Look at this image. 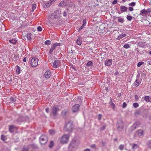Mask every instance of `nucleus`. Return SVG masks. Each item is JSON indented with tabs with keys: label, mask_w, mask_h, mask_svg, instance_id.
Returning <instances> with one entry per match:
<instances>
[{
	"label": "nucleus",
	"mask_w": 151,
	"mask_h": 151,
	"mask_svg": "<svg viewBox=\"0 0 151 151\" xmlns=\"http://www.w3.org/2000/svg\"><path fill=\"white\" fill-rule=\"evenodd\" d=\"M111 100L110 102V105L112 107L113 109H114L115 108V104L112 102V100L111 98H110Z\"/></svg>",
	"instance_id": "22"
},
{
	"label": "nucleus",
	"mask_w": 151,
	"mask_h": 151,
	"mask_svg": "<svg viewBox=\"0 0 151 151\" xmlns=\"http://www.w3.org/2000/svg\"><path fill=\"white\" fill-rule=\"evenodd\" d=\"M54 145V142L53 141H51L50 144L49 145V147L50 148H51Z\"/></svg>",
	"instance_id": "33"
},
{
	"label": "nucleus",
	"mask_w": 151,
	"mask_h": 151,
	"mask_svg": "<svg viewBox=\"0 0 151 151\" xmlns=\"http://www.w3.org/2000/svg\"><path fill=\"white\" fill-rule=\"evenodd\" d=\"M140 123L139 122H137L134 123L132 127V128L133 130L136 129L140 125Z\"/></svg>",
	"instance_id": "13"
},
{
	"label": "nucleus",
	"mask_w": 151,
	"mask_h": 151,
	"mask_svg": "<svg viewBox=\"0 0 151 151\" xmlns=\"http://www.w3.org/2000/svg\"><path fill=\"white\" fill-rule=\"evenodd\" d=\"M84 26H83V25H82V26L79 28L78 31H80L82 29H83Z\"/></svg>",
	"instance_id": "56"
},
{
	"label": "nucleus",
	"mask_w": 151,
	"mask_h": 151,
	"mask_svg": "<svg viewBox=\"0 0 151 151\" xmlns=\"http://www.w3.org/2000/svg\"><path fill=\"white\" fill-rule=\"evenodd\" d=\"M80 106L79 104H76L73 106L72 108V111L74 112L77 111L79 109Z\"/></svg>",
	"instance_id": "11"
},
{
	"label": "nucleus",
	"mask_w": 151,
	"mask_h": 151,
	"mask_svg": "<svg viewBox=\"0 0 151 151\" xmlns=\"http://www.w3.org/2000/svg\"><path fill=\"white\" fill-rule=\"evenodd\" d=\"M54 0H50L49 1L47 2L45 1H43L42 3L43 6L45 8H47L48 7L51 3L54 1Z\"/></svg>",
	"instance_id": "8"
},
{
	"label": "nucleus",
	"mask_w": 151,
	"mask_h": 151,
	"mask_svg": "<svg viewBox=\"0 0 151 151\" xmlns=\"http://www.w3.org/2000/svg\"><path fill=\"white\" fill-rule=\"evenodd\" d=\"M124 148V145H120L119 147V149L121 150H123Z\"/></svg>",
	"instance_id": "31"
},
{
	"label": "nucleus",
	"mask_w": 151,
	"mask_h": 151,
	"mask_svg": "<svg viewBox=\"0 0 151 151\" xmlns=\"http://www.w3.org/2000/svg\"><path fill=\"white\" fill-rule=\"evenodd\" d=\"M90 147L93 149H95L96 148V145L95 144H92L90 146Z\"/></svg>",
	"instance_id": "51"
},
{
	"label": "nucleus",
	"mask_w": 151,
	"mask_h": 151,
	"mask_svg": "<svg viewBox=\"0 0 151 151\" xmlns=\"http://www.w3.org/2000/svg\"><path fill=\"white\" fill-rule=\"evenodd\" d=\"M129 10L130 11H132L133 10V9L132 7H129Z\"/></svg>",
	"instance_id": "54"
},
{
	"label": "nucleus",
	"mask_w": 151,
	"mask_h": 151,
	"mask_svg": "<svg viewBox=\"0 0 151 151\" xmlns=\"http://www.w3.org/2000/svg\"><path fill=\"white\" fill-rule=\"evenodd\" d=\"M80 143L79 140L76 138L73 139L70 144V146L73 147H75L76 146L78 145Z\"/></svg>",
	"instance_id": "5"
},
{
	"label": "nucleus",
	"mask_w": 151,
	"mask_h": 151,
	"mask_svg": "<svg viewBox=\"0 0 151 151\" xmlns=\"http://www.w3.org/2000/svg\"><path fill=\"white\" fill-rule=\"evenodd\" d=\"M144 63L142 62H140L138 63L137 64V66L138 67H139L141 66Z\"/></svg>",
	"instance_id": "38"
},
{
	"label": "nucleus",
	"mask_w": 151,
	"mask_h": 151,
	"mask_svg": "<svg viewBox=\"0 0 151 151\" xmlns=\"http://www.w3.org/2000/svg\"><path fill=\"white\" fill-rule=\"evenodd\" d=\"M147 12H151V10L150 9H147Z\"/></svg>",
	"instance_id": "60"
},
{
	"label": "nucleus",
	"mask_w": 151,
	"mask_h": 151,
	"mask_svg": "<svg viewBox=\"0 0 151 151\" xmlns=\"http://www.w3.org/2000/svg\"><path fill=\"white\" fill-rule=\"evenodd\" d=\"M54 45H55V47L57 46H59L60 45V43H55Z\"/></svg>",
	"instance_id": "59"
},
{
	"label": "nucleus",
	"mask_w": 151,
	"mask_h": 151,
	"mask_svg": "<svg viewBox=\"0 0 151 151\" xmlns=\"http://www.w3.org/2000/svg\"><path fill=\"white\" fill-rule=\"evenodd\" d=\"M92 63L91 61H89L87 63L86 65L87 66H89L92 64Z\"/></svg>",
	"instance_id": "44"
},
{
	"label": "nucleus",
	"mask_w": 151,
	"mask_h": 151,
	"mask_svg": "<svg viewBox=\"0 0 151 151\" xmlns=\"http://www.w3.org/2000/svg\"><path fill=\"white\" fill-rule=\"evenodd\" d=\"M106 126L105 125H104L103 126H102V127H101L100 128V130H104L106 128Z\"/></svg>",
	"instance_id": "47"
},
{
	"label": "nucleus",
	"mask_w": 151,
	"mask_h": 151,
	"mask_svg": "<svg viewBox=\"0 0 151 151\" xmlns=\"http://www.w3.org/2000/svg\"><path fill=\"white\" fill-rule=\"evenodd\" d=\"M127 106V104L126 102H124L122 104V107L123 108H125Z\"/></svg>",
	"instance_id": "46"
},
{
	"label": "nucleus",
	"mask_w": 151,
	"mask_h": 151,
	"mask_svg": "<svg viewBox=\"0 0 151 151\" xmlns=\"http://www.w3.org/2000/svg\"><path fill=\"white\" fill-rule=\"evenodd\" d=\"M63 15L64 17L66 16L67 15L66 12L64 11L63 13Z\"/></svg>",
	"instance_id": "58"
},
{
	"label": "nucleus",
	"mask_w": 151,
	"mask_h": 151,
	"mask_svg": "<svg viewBox=\"0 0 151 151\" xmlns=\"http://www.w3.org/2000/svg\"><path fill=\"white\" fill-rule=\"evenodd\" d=\"M37 29L39 31H41L42 30V27L40 26L38 27L37 28Z\"/></svg>",
	"instance_id": "50"
},
{
	"label": "nucleus",
	"mask_w": 151,
	"mask_h": 151,
	"mask_svg": "<svg viewBox=\"0 0 151 151\" xmlns=\"http://www.w3.org/2000/svg\"><path fill=\"white\" fill-rule=\"evenodd\" d=\"M126 36V35L125 34H123L122 35V37H125Z\"/></svg>",
	"instance_id": "63"
},
{
	"label": "nucleus",
	"mask_w": 151,
	"mask_h": 151,
	"mask_svg": "<svg viewBox=\"0 0 151 151\" xmlns=\"http://www.w3.org/2000/svg\"><path fill=\"white\" fill-rule=\"evenodd\" d=\"M15 128V127L12 125H11L9 126V131L13 133L14 132V129Z\"/></svg>",
	"instance_id": "17"
},
{
	"label": "nucleus",
	"mask_w": 151,
	"mask_h": 151,
	"mask_svg": "<svg viewBox=\"0 0 151 151\" xmlns=\"http://www.w3.org/2000/svg\"><path fill=\"white\" fill-rule=\"evenodd\" d=\"M40 141L41 144H45L47 141V137L45 135H42L40 138Z\"/></svg>",
	"instance_id": "6"
},
{
	"label": "nucleus",
	"mask_w": 151,
	"mask_h": 151,
	"mask_svg": "<svg viewBox=\"0 0 151 151\" xmlns=\"http://www.w3.org/2000/svg\"><path fill=\"white\" fill-rule=\"evenodd\" d=\"M112 60L109 59L106 61H105V64L107 66H109L112 64Z\"/></svg>",
	"instance_id": "14"
},
{
	"label": "nucleus",
	"mask_w": 151,
	"mask_h": 151,
	"mask_svg": "<svg viewBox=\"0 0 151 151\" xmlns=\"http://www.w3.org/2000/svg\"><path fill=\"white\" fill-rule=\"evenodd\" d=\"M117 140V138H115L114 139V141H116Z\"/></svg>",
	"instance_id": "64"
},
{
	"label": "nucleus",
	"mask_w": 151,
	"mask_h": 151,
	"mask_svg": "<svg viewBox=\"0 0 151 151\" xmlns=\"http://www.w3.org/2000/svg\"><path fill=\"white\" fill-rule=\"evenodd\" d=\"M117 129L121 131L122 129L124 127V125L122 122L121 120H119L117 122L116 125Z\"/></svg>",
	"instance_id": "9"
},
{
	"label": "nucleus",
	"mask_w": 151,
	"mask_h": 151,
	"mask_svg": "<svg viewBox=\"0 0 151 151\" xmlns=\"http://www.w3.org/2000/svg\"><path fill=\"white\" fill-rule=\"evenodd\" d=\"M22 151H28V148H23Z\"/></svg>",
	"instance_id": "52"
},
{
	"label": "nucleus",
	"mask_w": 151,
	"mask_h": 151,
	"mask_svg": "<svg viewBox=\"0 0 151 151\" xmlns=\"http://www.w3.org/2000/svg\"><path fill=\"white\" fill-rule=\"evenodd\" d=\"M139 147L136 144H134L132 145V148L133 149H135L137 148H138Z\"/></svg>",
	"instance_id": "29"
},
{
	"label": "nucleus",
	"mask_w": 151,
	"mask_h": 151,
	"mask_svg": "<svg viewBox=\"0 0 151 151\" xmlns=\"http://www.w3.org/2000/svg\"><path fill=\"white\" fill-rule=\"evenodd\" d=\"M102 115L101 114H99L98 115V119L99 120L101 119L102 118Z\"/></svg>",
	"instance_id": "49"
},
{
	"label": "nucleus",
	"mask_w": 151,
	"mask_h": 151,
	"mask_svg": "<svg viewBox=\"0 0 151 151\" xmlns=\"http://www.w3.org/2000/svg\"><path fill=\"white\" fill-rule=\"evenodd\" d=\"M55 45H53L52 46V47L50 49V50H49V53L50 54H52V52H53V50H54L55 48L56 47L55 46Z\"/></svg>",
	"instance_id": "19"
},
{
	"label": "nucleus",
	"mask_w": 151,
	"mask_h": 151,
	"mask_svg": "<svg viewBox=\"0 0 151 151\" xmlns=\"http://www.w3.org/2000/svg\"><path fill=\"white\" fill-rule=\"evenodd\" d=\"M132 19V17L131 16H127V19L129 21H131Z\"/></svg>",
	"instance_id": "43"
},
{
	"label": "nucleus",
	"mask_w": 151,
	"mask_h": 151,
	"mask_svg": "<svg viewBox=\"0 0 151 151\" xmlns=\"http://www.w3.org/2000/svg\"><path fill=\"white\" fill-rule=\"evenodd\" d=\"M73 129V123L72 122L69 121L65 123L63 128V130L65 131L70 132H72Z\"/></svg>",
	"instance_id": "1"
},
{
	"label": "nucleus",
	"mask_w": 151,
	"mask_h": 151,
	"mask_svg": "<svg viewBox=\"0 0 151 151\" xmlns=\"http://www.w3.org/2000/svg\"><path fill=\"white\" fill-rule=\"evenodd\" d=\"M24 62H26V58H24L23 60Z\"/></svg>",
	"instance_id": "61"
},
{
	"label": "nucleus",
	"mask_w": 151,
	"mask_h": 151,
	"mask_svg": "<svg viewBox=\"0 0 151 151\" xmlns=\"http://www.w3.org/2000/svg\"><path fill=\"white\" fill-rule=\"evenodd\" d=\"M49 134L51 135H53L55 133V130L54 129H51L49 131Z\"/></svg>",
	"instance_id": "25"
},
{
	"label": "nucleus",
	"mask_w": 151,
	"mask_h": 151,
	"mask_svg": "<svg viewBox=\"0 0 151 151\" xmlns=\"http://www.w3.org/2000/svg\"><path fill=\"white\" fill-rule=\"evenodd\" d=\"M51 74L50 71L49 70H47L45 73V76L46 78H48L50 76Z\"/></svg>",
	"instance_id": "12"
},
{
	"label": "nucleus",
	"mask_w": 151,
	"mask_h": 151,
	"mask_svg": "<svg viewBox=\"0 0 151 151\" xmlns=\"http://www.w3.org/2000/svg\"><path fill=\"white\" fill-rule=\"evenodd\" d=\"M148 64L151 65V59H148L147 60Z\"/></svg>",
	"instance_id": "40"
},
{
	"label": "nucleus",
	"mask_w": 151,
	"mask_h": 151,
	"mask_svg": "<svg viewBox=\"0 0 151 151\" xmlns=\"http://www.w3.org/2000/svg\"><path fill=\"white\" fill-rule=\"evenodd\" d=\"M84 151H91L89 149H86L84 150Z\"/></svg>",
	"instance_id": "62"
},
{
	"label": "nucleus",
	"mask_w": 151,
	"mask_h": 151,
	"mask_svg": "<svg viewBox=\"0 0 151 151\" xmlns=\"http://www.w3.org/2000/svg\"><path fill=\"white\" fill-rule=\"evenodd\" d=\"M5 138L6 137L3 134H2L1 135V139L2 140H3L4 141H5L6 139Z\"/></svg>",
	"instance_id": "37"
},
{
	"label": "nucleus",
	"mask_w": 151,
	"mask_h": 151,
	"mask_svg": "<svg viewBox=\"0 0 151 151\" xmlns=\"http://www.w3.org/2000/svg\"><path fill=\"white\" fill-rule=\"evenodd\" d=\"M120 10L122 12H124L127 11V8L125 6H120Z\"/></svg>",
	"instance_id": "16"
},
{
	"label": "nucleus",
	"mask_w": 151,
	"mask_h": 151,
	"mask_svg": "<svg viewBox=\"0 0 151 151\" xmlns=\"http://www.w3.org/2000/svg\"><path fill=\"white\" fill-rule=\"evenodd\" d=\"M38 59L36 58H33L31 60V65L33 67H36L38 65Z\"/></svg>",
	"instance_id": "7"
},
{
	"label": "nucleus",
	"mask_w": 151,
	"mask_h": 151,
	"mask_svg": "<svg viewBox=\"0 0 151 151\" xmlns=\"http://www.w3.org/2000/svg\"><path fill=\"white\" fill-rule=\"evenodd\" d=\"M45 44L47 45H49L51 44V41L50 40H47L45 42Z\"/></svg>",
	"instance_id": "30"
},
{
	"label": "nucleus",
	"mask_w": 151,
	"mask_h": 151,
	"mask_svg": "<svg viewBox=\"0 0 151 151\" xmlns=\"http://www.w3.org/2000/svg\"><path fill=\"white\" fill-rule=\"evenodd\" d=\"M118 21L119 22H121L122 23L124 22V19H123L122 18H121L120 17H118Z\"/></svg>",
	"instance_id": "27"
},
{
	"label": "nucleus",
	"mask_w": 151,
	"mask_h": 151,
	"mask_svg": "<svg viewBox=\"0 0 151 151\" xmlns=\"http://www.w3.org/2000/svg\"><path fill=\"white\" fill-rule=\"evenodd\" d=\"M66 2L65 1H61L59 4V6H65L66 5Z\"/></svg>",
	"instance_id": "20"
},
{
	"label": "nucleus",
	"mask_w": 151,
	"mask_h": 151,
	"mask_svg": "<svg viewBox=\"0 0 151 151\" xmlns=\"http://www.w3.org/2000/svg\"><path fill=\"white\" fill-rule=\"evenodd\" d=\"M117 0H114L112 2V4H115L117 3Z\"/></svg>",
	"instance_id": "53"
},
{
	"label": "nucleus",
	"mask_w": 151,
	"mask_h": 151,
	"mask_svg": "<svg viewBox=\"0 0 151 151\" xmlns=\"http://www.w3.org/2000/svg\"><path fill=\"white\" fill-rule=\"evenodd\" d=\"M17 69L16 72L18 74H19L20 73V68L19 66L18 65H17Z\"/></svg>",
	"instance_id": "28"
},
{
	"label": "nucleus",
	"mask_w": 151,
	"mask_h": 151,
	"mask_svg": "<svg viewBox=\"0 0 151 151\" xmlns=\"http://www.w3.org/2000/svg\"><path fill=\"white\" fill-rule=\"evenodd\" d=\"M145 100L147 102H151V98L148 96H146L145 97Z\"/></svg>",
	"instance_id": "21"
},
{
	"label": "nucleus",
	"mask_w": 151,
	"mask_h": 151,
	"mask_svg": "<svg viewBox=\"0 0 151 151\" xmlns=\"http://www.w3.org/2000/svg\"><path fill=\"white\" fill-rule=\"evenodd\" d=\"M123 47L126 49H127L129 47V45L128 44H126L124 45Z\"/></svg>",
	"instance_id": "41"
},
{
	"label": "nucleus",
	"mask_w": 151,
	"mask_h": 151,
	"mask_svg": "<svg viewBox=\"0 0 151 151\" xmlns=\"http://www.w3.org/2000/svg\"><path fill=\"white\" fill-rule=\"evenodd\" d=\"M10 100L12 102H14L16 101V98L15 97L14 98L11 97L10 98Z\"/></svg>",
	"instance_id": "35"
},
{
	"label": "nucleus",
	"mask_w": 151,
	"mask_h": 151,
	"mask_svg": "<svg viewBox=\"0 0 151 151\" xmlns=\"http://www.w3.org/2000/svg\"><path fill=\"white\" fill-rule=\"evenodd\" d=\"M137 134L139 136H141L143 135V131L142 129H139L138 130L137 132Z\"/></svg>",
	"instance_id": "15"
},
{
	"label": "nucleus",
	"mask_w": 151,
	"mask_h": 151,
	"mask_svg": "<svg viewBox=\"0 0 151 151\" xmlns=\"http://www.w3.org/2000/svg\"><path fill=\"white\" fill-rule=\"evenodd\" d=\"M129 5L131 6H134L135 5V3L134 2H132L129 4Z\"/></svg>",
	"instance_id": "45"
},
{
	"label": "nucleus",
	"mask_w": 151,
	"mask_h": 151,
	"mask_svg": "<svg viewBox=\"0 0 151 151\" xmlns=\"http://www.w3.org/2000/svg\"><path fill=\"white\" fill-rule=\"evenodd\" d=\"M70 137L69 134H64L62 136L60 139V142L62 144L67 143L68 142Z\"/></svg>",
	"instance_id": "2"
},
{
	"label": "nucleus",
	"mask_w": 151,
	"mask_h": 151,
	"mask_svg": "<svg viewBox=\"0 0 151 151\" xmlns=\"http://www.w3.org/2000/svg\"><path fill=\"white\" fill-rule=\"evenodd\" d=\"M36 5L34 4H33L32 6V10L33 11L36 9Z\"/></svg>",
	"instance_id": "34"
},
{
	"label": "nucleus",
	"mask_w": 151,
	"mask_h": 151,
	"mask_svg": "<svg viewBox=\"0 0 151 151\" xmlns=\"http://www.w3.org/2000/svg\"><path fill=\"white\" fill-rule=\"evenodd\" d=\"M147 145L149 147L151 148V140H150L148 142Z\"/></svg>",
	"instance_id": "42"
},
{
	"label": "nucleus",
	"mask_w": 151,
	"mask_h": 151,
	"mask_svg": "<svg viewBox=\"0 0 151 151\" xmlns=\"http://www.w3.org/2000/svg\"><path fill=\"white\" fill-rule=\"evenodd\" d=\"M9 42L10 43H12L13 44H16L17 42V40H9Z\"/></svg>",
	"instance_id": "26"
},
{
	"label": "nucleus",
	"mask_w": 151,
	"mask_h": 151,
	"mask_svg": "<svg viewBox=\"0 0 151 151\" xmlns=\"http://www.w3.org/2000/svg\"><path fill=\"white\" fill-rule=\"evenodd\" d=\"M59 111V109L57 106H53L51 109L50 113V116H52L55 117L58 114V112Z\"/></svg>",
	"instance_id": "4"
},
{
	"label": "nucleus",
	"mask_w": 151,
	"mask_h": 151,
	"mask_svg": "<svg viewBox=\"0 0 151 151\" xmlns=\"http://www.w3.org/2000/svg\"><path fill=\"white\" fill-rule=\"evenodd\" d=\"M51 38L57 37L55 33H52L51 34V36H50Z\"/></svg>",
	"instance_id": "39"
},
{
	"label": "nucleus",
	"mask_w": 151,
	"mask_h": 151,
	"mask_svg": "<svg viewBox=\"0 0 151 151\" xmlns=\"http://www.w3.org/2000/svg\"><path fill=\"white\" fill-rule=\"evenodd\" d=\"M139 99L138 96L137 95H136L135 96V100H137Z\"/></svg>",
	"instance_id": "57"
},
{
	"label": "nucleus",
	"mask_w": 151,
	"mask_h": 151,
	"mask_svg": "<svg viewBox=\"0 0 151 151\" xmlns=\"http://www.w3.org/2000/svg\"><path fill=\"white\" fill-rule=\"evenodd\" d=\"M22 117H19L16 120V122H22Z\"/></svg>",
	"instance_id": "32"
},
{
	"label": "nucleus",
	"mask_w": 151,
	"mask_h": 151,
	"mask_svg": "<svg viewBox=\"0 0 151 151\" xmlns=\"http://www.w3.org/2000/svg\"><path fill=\"white\" fill-rule=\"evenodd\" d=\"M76 43L78 45H81L82 43L81 38H78L76 40Z\"/></svg>",
	"instance_id": "23"
},
{
	"label": "nucleus",
	"mask_w": 151,
	"mask_h": 151,
	"mask_svg": "<svg viewBox=\"0 0 151 151\" xmlns=\"http://www.w3.org/2000/svg\"><path fill=\"white\" fill-rule=\"evenodd\" d=\"M83 24L82 25H83L84 26H85L86 25V20L85 19L83 20Z\"/></svg>",
	"instance_id": "48"
},
{
	"label": "nucleus",
	"mask_w": 151,
	"mask_h": 151,
	"mask_svg": "<svg viewBox=\"0 0 151 151\" xmlns=\"http://www.w3.org/2000/svg\"><path fill=\"white\" fill-rule=\"evenodd\" d=\"M60 62L58 60H55L53 63L52 67L54 68H57L60 66Z\"/></svg>",
	"instance_id": "10"
},
{
	"label": "nucleus",
	"mask_w": 151,
	"mask_h": 151,
	"mask_svg": "<svg viewBox=\"0 0 151 151\" xmlns=\"http://www.w3.org/2000/svg\"><path fill=\"white\" fill-rule=\"evenodd\" d=\"M134 86L136 87L138 86L139 85V77L137 78L136 81L134 83Z\"/></svg>",
	"instance_id": "18"
},
{
	"label": "nucleus",
	"mask_w": 151,
	"mask_h": 151,
	"mask_svg": "<svg viewBox=\"0 0 151 151\" xmlns=\"http://www.w3.org/2000/svg\"><path fill=\"white\" fill-rule=\"evenodd\" d=\"M145 14V15H146L147 14V12L146 10H145L144 9H143L141 10L140 11V14Z\"/></svg>",
	"instance_id": "24"
},
{
	"label": "nucleus",
	"mask_w": 151,
	"mask_h": 151,
	"mask_svg": "<svg viewBox=\"0 0 151 151\" xmlns=\"http://www.w3.org/2000/svg\"><path fill=\"white\" fill-rule=\"evenodd\" d=\"M61 11L58 9L55 11L51 16V18L58 19L61 16Z\"/></svg>",
	"instance_id": "3"
},
{
	"label": "nucleus",
	"mask_w": 151,
	"mask_h": 151,
	"mask_svg": "<svg viewBox=\"0 0 151 151\" xmlns=\"http://www.w3.org/2000/svg\"><path fill=\"white\" fill-rule=\"evenodd\" d=\"M49 109L48 108H47L45 109V111L47 113H49Z\"/></svg>",
	"instance_id": "55"
},
{
	"label": "nucleus",
	"mask_w": 151,
	"mask_h": 151,
	"mask_svg": "<svg viewBox=\"0 0 151 151\" xmlns=\"http://www.w3.org/2000/svg\"><path fill=\"white\" fill-rule=\"evenodd\" d=\"M133 106L134 108H137L139 106V104L137 103H135L133 104Z\"/></svg>",
	"instance_id": "36"
}]
</instances>
